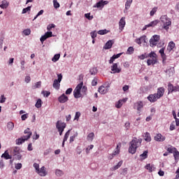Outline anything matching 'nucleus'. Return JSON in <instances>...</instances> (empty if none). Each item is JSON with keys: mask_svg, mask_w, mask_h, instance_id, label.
Listing matches in <instances>:
<instances>
[{"mask_svg": "<svg viewBox=\"0 0 179 179\" xmlns=\"http://www.w3.org/2000/svg\"><path fill=\"white\" fill-rule=\"evenodd\" d=\"M81 94H83V97L87 94V87L86 86H81Z\"/></svg>", "mask_w": 179, "mask_h": 179, "instance_id": "30", "label": "nucleus"}, {"mask_svg": "<svg viewBox=\"0 0 179 179\" xmlns=\"http://www.w3.org/2000/svg\"><path fill=\"white\" fill-rule=\"evenodd\" d=\"M8 6H9V2H8V1L3 0L1 1V4L0 5V8H1V9H6V8H8Z\"/></svg>", "mask_w": 179, "mask_h": 179, "instance_id": "25", "label": "nucleus"}, {"mask_svg": "<svg viewBox=\"0 0 179 179\" xmlns=\"http://www.w3.org/2000/svg\"><path fill=\"white\" fill-rule=\"evenodd\" d=\"M24 134H28V135L24 136L26 137V139H30L31 136V131H30V129H27L24 130Z\"/></svg>", "mask_w": 179, "mask_h": 179, "instance_id": "36", "label": "nucleus"}, {"mask_svg": "<svg viewBox=\"0 0 179 179\" xmlns=\"http://www.w3.org/2000/svg\"><path fill=\"white\" fill-rule=\"evenodd\" d=\"M108 1L101 0L93 6V8H104L105 5H108Z\"/></svg>", "mask_w": 179, "mask_h": 179, "instance_id": "11", "label": "nucleus"}, {"mask_svg": "<svg viewBox=\"0 0 179 179\" xmlns=\"http://www.w3.org/2000/svg\"><path fill=\"white\" fill-rule=\"evenodd\" d=\"M107 33H108L107 29H101L98 31V34H100L101 36H104V34H107Z\"/></svg>", "mask_w": 179, "mask_h": 179, "instance_id": "47", "label": "nucleus"}, {"mask_svg": "<svg viewBox=\"0 0 179 179\" xmlns=\"http://www.w3.org/2000/svg\"><path fill=\"white\" fill-rule=\"evenodd\" d=\"M20 152V148H19V147H15L13 148L12 151V155L13 156H16L19 155Z\"/></svg>", "mask_w": 179, "mask_h": 179, "instance_id": "31", "label": "nucleus"}, {"mask_svg": "<svg viewBox=\"0 0 179 179\" xmlns=\"http://www.w3.org/2000/svg\"><path fill=\"white\" fill-rule=\"evenodd\" d=\"M160 20L162 23L164 24V29L165 30L169 29V26H171V21L169 20V18L167 17V15H162L160 17Z\"/></svg>", "mask_w": 179, "mask_h": 179, "instance_id": "5", "label": "nucleus"}, {"mask_svg": "<svg viewBox=\"0 0 179 179\" xmlns=\"http://www.w3.org/2000/svg\"><path fill=\"white\" fill-rule=\"evenodd\" d=\"M173 157L176 162L179 160V152L177 149L173 152Z\"/></svg>", "mask_w": 179, "mask_h": 179, "instance_id": "44", "label": "nucleus"}, {"mask_svg": "<svg viewBox=\"0 0 179 179\" xmlns=\"http://www.w3.org/2000/svg\"><path fill=\"white\" fill-rule=\"evenodd\" d=\"M90 75L94 76V75H96L97 73V68L93 67V68L90 69Z\"/></svg>", "mask_w": 179, "mask_h": 179, "instance_id": "42", "label": "nucleus"}, {"mask_svg": "<svg viewBox=\"0 0 179 179\" xmlns=\"http://www.w3.org/2000/svg\"><path fill=\"white\" fill-rule=\"evenodd\" d=\"M128 101V98H124L122 99L119 100L117 102H116L115 103V107L116 108H121V107H122V105L124 103H127V101Z\"/></svg>", "mask_w": 179, "mask_h": 179, "instance_id": "14", "label": "nucleus"}, {"mask_svg": "<svg viewBox=\"0 0 179 179\" xmlns=\"http://www.w3.org/2000/svg\"><path fill=\"white\" fill-rule=\"evenodd\" d=\"M155 94L159 99L163 97V96H164V87H159Z\"/></svg>", "mask_w": 179, "mask_h": 179, "instance_id": "19", "label": "nucleus"}, {"mask_svg": "<svg viewBox=\"0 0 179 179\" xmlns=\"http://www.w3.org/2000/svg\"><path fill=\"white\" fill-rule=\"evenodd\" d=\"M147 99L150 103H155V101H157L159 98L156 93H155L154 94H150Z\"/></svg>", "mask_w": 179, "mask_h": 179, "instance_id": "12", "label": "nucleus"}, {"mask_svg": "<svg viewBox=\"0 0 179 179\" xmlns=\"http://www.w3.org/2000/svg\"><path fill=\"white\" fill-rule=\"evenodd\" d=\"M144 139L146 142H150V141H152V137H150V134H149L148 132H146L144 134Z\"/></svg>", "mask_w": 179, "mask_h": 179, "instance_id": "34", "label": "nucleus"}, {"mask_svg": "<svg viewBox=\"0 0 179 179\" xmlns=\"http://www.w3.org/2000/svg\"><path fill=\"white\" fill-rule=\"evenodd\" d=\"M143 101H138L134 103V108H136L137 111H141L142 108H143Z\"/></svg>", "mask_w": 179, "mask_h": 179, "instance_id": "13", "label": "nucleus"}, {"mask_svg": "<svg viewBox=\"0 0 179 179\" xmlns=\"http://www.w3.org/2000/svg\"><path fill=\"white\" fill-rule=\"evenodd\" d=\"M134 0H127L125 3V9L128 10L129 8H131V5L132 4V2Z\"/></svg>", "mask_w": 179, "mask_h": 179, "instance_id": "38", "label": "nucleus"}, {"mask_svg": "<svg viewBox=\"0 0 179 179\" xmlns=\"http://www.w3.org/2000/svg\"><path fill=\"white\" fill-rule=\"evenodd\" d=\"M142 143V139H138L136 138H133L130 142V145L129 148V153L131 155H135L136 153V149H138L141 144Z\"/></svg>", "mask_w": 179, "mask_h": 179, "instance_id": "1", "label": "nucleus"}, {"mask_svg": "<svg viewBox=\"0 0 179 179\" xmlns=\"http://www.w3.org/2000/svg\"><path fill=\"white\" fill-rule=\"evenodd\" d=\"M148 58L147 60V64L148 66L150 65H156L157 62V55L156 52L152 51L150 53H148Z\"/></svg>", "mask_w": 179, "mask_h": 179, "instance_id": "2", "label": "nucleus"}, {"mask_svg": "<svg viewBox=\"0 0 179 179\" xmlns=\"http://www.w3.org/2000/svg\"><path fill=\"white\" fill-rule=\"evenodd\" d=\"M34 167L35 170H36V173L38 171H39V170H40V165L38 164L34 163Z\"/></svg>", "mask_w": 179, "mask_h": 179, "instance_id": "60", "label": "nucleus"}, {"mask_svg": "<svg viewBox=\"0 0 179 179\" xmlns=\"http://www.w3.org/2000/svg\"><path fill=\"white\" fill-rule=\"evenodd\" d=\"M113 44H114V41H108L103 46L104 50H110L113 47Z\"/></svg>", "mask_w": 179, "mask_h": 179, "instance_id": "23", "label": "nucleus"}, {"mask_svg": "<svg viewBox=\"0 0 179 179\" xmlns=\"http://www.w3.org/2000/svg\"><path fill=\"white\" fill-rule=\"evenodd\" d=\"M69 100V98L65 94H62L58 98V101L61 103L62 104H64V103H66Z\"/></svg>", "mask_w": 179, "mask_h": 179, "instance_id": "15", "label": "nucleus"}, {"mask_svg": "<svg viewBox=\"0 0 179 179\" xmlns=\"http://www.w3.org/2000/svg\"><path fill=\"white\" fill-rule=\"evenodd\" d=\"M146 40H148V38H146L145 35L140 37V41H141V43H146Z\"/></svg>", "mask_w": 179, "mask_h": 179, "instance_id": "57", "label": "nucleus"}, {"mask_svg": "<svg viewBox=\"0 0 179 179\" xmlns=\"http://www.w3.org/2000/svg\"><path fill=\"white\" fill-rule=\"evenodd\" d=\"M91 37L92 39H94L97 37V32L96 31H92L90 33Z\"/></svg>", "mask_w": 179, "mask_h": 179, "instance_id": "55", "label": "nucleus"}, {"mask_svg": "<svg viewBox=\"0 0 179 179\" xmlns=\"http://www.w3.org/2000/svg\"><path fill=\"white\" fill-rule=\"evenodd\" d=\"M6 101V97H5V95H1L0 97V103H5Z\"/></svg>", "mask_w": 179, "mask_h": 179, "instance_id": "61", "label": "nucleus"}, {"mask_svg": "<svg viewBox=\"0 0 179 179\" xmlns=\"http://www.w3.org/2000/svg\"><path fill=\"white\" fill-rule=\"evenodd\" d=\"M50 37H52V31H47L45 33L43 36H42L40 38L41 43H44V41L47 38H50Z\"/></svg>", "mask_w": 179, "mask_h": 179, "instance_id": "10", "label": "nucleus"}, {"mask_svg": "<svg viewBox=\"0 0 179 179\" xmlns=\"http://www.w3.org/2000/svg\"><path fill=\"white\" fill-rule=\"evenodd\" d=\"M165 72L166 73H167V75H169V76H173V75H174L175 73L174 67H168Z\"/></svg>", "mask_w": 179, "mask_h": 179, "instance_id": "22", "label": "nucleus"}, {"mask_svg": "<svg viewBox=\"0 0 179 179\" xmlns=\"http://www.w3.org/2000/svg\"><path fill=\"white\" fill-rule=\"evenodd\" d=\"M92 86H97V78H94L92 81Z\"/></svg>", "mask_w": 179, "mask_h": 179, "instance_id": "63", "label": "nucleus"}, {"mask_svg": "<svg viewBox=\"0 0 179 179\" xmlns=\"http://www.w3.org/2000/svg\"><path fill=\"white\" fill-rule=\"evenodd\" d=\"M13 128H15V124L12 122H8L7 123V129L9 131H13Z\"/></svg>", "mask_w": 179, "mask_h": 179, "instance_id": "32", "label": "nucleus"}, {"mask_svg": "<svg viewBox=\"0 0 179 179\" xmlns=\"http://www.w3.org/2000/svg\"><path fill=\"white\" fill-rule=\"evenodd\" d=\"M1 157L6 159V160H9V159H12V156L9 155L8 150H6L3 154L1 155Z\"/></svg>", "mask_w": 179, "mask_h": 179, "instance_id": "27", "label": "nucleus"}, {"mask_svg": "<svg viewBox=\"0 0 179 179\" xmlns=\"http://www.w3.org/2000/svg\"><path fill=\"white\" fill-rule=\"evenodd\" d=\"M80 117V112H76V115H75V117H74V121L75 120L79 121Z\"/></svg>", "mask_w": 179, "mask_h": 179, "instance_id": "52", "label": "nucleus"}, {"mask_svg": "<svg viewBox=\"0 0 179 179\" xmlns=\"http://www.w3.org/2000/svg\"><path fill=\"white\" fill-rule=\"evenodd\" d=\"M85 17H86V19H87L88 20H92L93 19V15H90V13H86L85 14Z\"/></svg>", "mask_w": 179, "mask_h": 179, "instance_id": "56", "label": "nucleus"}, {"mask_svg": "<svg viewBox=\"0 0 179 179\" xmlns=\"http://www.w3.org/2000/svg\"><path fill=\"white\" fill-rule=\"evenodd\" d=\"M61 55L59 54L55 55L54 57L52 58V62H57L59 59Z\"/></svg>", "mask_w": 179, "mask_h": 179, "instance_id": "45", "label": "nucleus"}, {"mask_svg": "<svg viewBox=\"0 0 179 179\" xmlns=\"http://www.w3.org/2000/svg\"><path fill=\"white\" fill-rule=\"evenodd\" d=\"M159 41H160V35L152 36L150 40V47H156V45H157V43H159Z\"/></svg>", "mask_w": 179, "mask_h": 179, "instance_id": "6", "label": "nucleus"}, {"mask_svg": "<svg viewBox=\"0 0 179 179\" xmlns=\"http://www.w3.org/2000/svg\"><path fill=\"white\" fill-rule=\"evenodd\" d=\"M179 92V85L173 86V92Z\"/></svg>", "mask_w": 179, "mask_h": 179, "instance_id": "64", "label": "nucleus"}, {"mask_svg": "<svg viewBox=\"0 0 179 179\" xmlns=\"http://www.w3.org/2000/svg\"><path fill=\"white\" fill-rule=\"evenodd\" d=\"M154 139L157 142H164L166 141V136H164L162 134H158L155 136Z\"/></svg>", "mask_w": 179, "mask_h": 179, "instance_id": "17", "label": "nucleus"}, {"mask_svg": "<svg viewBox=\"0 0 179 179\" xmlns=\"http://www.w3.org/2000/svg\"><path fill=\"white\" fill-rule=\"evenodd\" d=\"M87 141H90V142H92L93 139H94V133L93 132L90 133L87 136Z\"/></svg>", "mask_w": 179, "mask_h": 179, "instance_id": "41", "label": "nucleus"}, {"mask_svg": "<svg viewBox=\"0 0 179 179\" xmlns=\"http://www.w3.org/2000/svg\"><path fill=\"white\" fill-rule=\"evenodd\" d=\"M54 27H55V24H50L48 25L47 30H48V31H51L52 29H54Z\"/></svg>", "mask_w": 179, "mask_h": 179, "instance_id": "59", "label": "nucleus"}, {"mask_svg": "<svg viewBox=\"0 0 179 179\" xmlns=\"http://www.w3.org/2000/svg\"><path fill=\"white\" fill-rule=\"evenodd\" d=\"M28 138H26V137L24 136L23 137H21L16 140V145H22V143H24L26 141H27Z\"/></svg>", "mask_w": 179, "mask_h": 179, "instance_id": "24", "label": "nucleus"}, {"mask_svg": "<svg viewBox=\"0 0 179 179\" xmlns=\"http://www.w3.org/2000/svg\"><path fill=\"white\" fill-rule=\"evenodd\" d=\"M177 148H167V152H169V153H173V152L176 151Z\"/></svg>", "mask_w": 179, "mask_h": 179, "instance_id": "62", "label": "nucleus"}, {"mask_svg": "<svg viewBox=\"0 0 179 179\" xmlns=\"http://www.w3.org/2000/svg\"><path fill=\"white\" fill-rule=\"evenodd\" d=\"M53 6L55 9H58L59 8V3L57 0H53Z\"/></svg>", "mask_w": 179, "mask_h": 179, "instance_id": "50", "label": "nucleus"}, {"mask_svg": "<svg viewBox=\"0 0 179 179\" xmlns=\"http://www.w3.org/2000/svg\"><path fill=\"white\" fill-rule=\"evenodd\" d=\"M69 135H71V129L68 130L63 138L64 142H66V141H68V138H69Z\"/></svg>", "mask_w": 179, "mask_h": 179, "instance_id": "39", "label": "nucleus"}, {"mask_svg": "<svg viewBox=\"0 0 179 179\" xmlns=\"http://www.w3.org/2000/svg\"><path fill=\"white\" fill-rule=\"evenodd\" d=\"M23 33L25 36H30V33H31V31L30 29H27L23 31Z\"/></svg>", "mask_w": 179, "mask_h": 179, "instance_id": "54", "label": "nucleus"}, {"mask_svg": "<svg viewBox=\"0 0 179 179\" xmlns=\"http://www.w3.org/2000/svg\"><path fill=\"white\" fill-rule=\"evenodd\" d=\"M57 79L53 81V87L56 90H59L61 87V82L62 81V73H57Z\"/></svg>", "mask_w": 179, "mask_h": 179, "instance_id": "4", "label": "nucleus"}, {"mask_svg": "<svg viewBox=\"0 0 179 179\" xmlns=\"http://www.w3.org/2000/svg\"><path fill=\"white\" fill-rule=\"evenodd\" d=\"M82 86H83V82L79 83L73 90V96L75 99H80V97H83V94H82V92H80Z\"/></svg>", "mask_w": 179, "mask_h": 179, "instance_id": "3", "label": "nucleus"}, {"mask_svg": "<svg viewBox=\"0 0 179 179\" xmlns=\"http://www.w3.org/2000/svg\"><path fill=\"white\" fill-rule=\"evenodd\" d=\"M31 10V6H28L24 9H22V14L27 13V12H30Z\"/></svg>", "mask_w": 179, "mask_h": 179, "instance_id": "48", "label": "nucleus"}, {"mask_svg": "<svg viewBox=\"0 0 179 179\" xmlns=\"http://www.w3.org/2000/svg\"><path fill=\"white\" fill-rule=\"evenodd\" d=\"M120 150H121V143H119L118 145H117L115 151L113 152V154L115 156H117V155H120Z\"/></svg>", "mask_w": 179, "mask_h": 179, "instance_id": "26", "label": "nucleus"}, {"mask_svg": "<svg viewBox=\"0 0 179 179\" xmlns=\"http://www.w3.org/2000/svg\"><path fill=\"white\" fill-rule=\"evenodd\" d=\"M126 22L125 17H122L119 21V29L120 31L124 30V27H125Z\"/></svg>", "mask_w": 179, "mask_h": 179, "instance_id": "16", "label": "nucleus"}, {"mask_svg": "<svg viewBox=\"0 0 179 179\" xmlns=\"http://www.w3.org/2000/svg\"><path fill=\"white\" fill-rule=\"evenodd\" d=\"M38 174L41 176V177H45L47 176V171H45V167L42 166L39 171H37Z\"/></svg>", "mask_w": 179, "mask_h": 179, "instance_id": "20", "label": "nucleus"}, {"mask_svg": "<svg viewBox=\"0 0 179 179\" xmlns=\"http://www.w3.org/2000/svg\"><path fill=\"white\" fill-rule=\"evenodd\" d=\"M148 150H145L143 152V154L140 155V160L143 162L145 159H148Z\"/></svg>", "mask_w": 179, "mask_h": 179, "instance_id": "28", "label": "nucleus"}, {"mask_svg": "<svg viewBox=\"0 0 179 179\" xmlns=\"http://www.w3.org/2000/svg\"><path fill=\"white\" fill-rule=\"evenodd\" d=\"M156 12H157V7H154L150 13V16H154Z\"/></svg>", "mask_w": 179, "mask_h": 179, "instance_id": "51", "label": "nucleus"}, {"mask_svg": "<svg viewBox=\"0 0 179 179\" xmlns=\"http://www.w3.org/2000/svg\"><path fill=\"white\" fill-rule=\"evenodd\" d=\"M170 131H174V129H176V124L174 122H172L170 127H169Z\"/></svg>", "mask_w": 179, "mask_h": 179, "instance_id": "58", "label": "nucleus"}, {"mask_svg": "<svg viewBox=\"0 0 179 179\" xmlns=\"http://www.w3.org/2000/svg\"><path fill=\"white\" fill-rule=\"evenodd\" d=\"M22 167V163L15 164V169H16V170H20Z\"/></svg>", "mask_w": 179, "mask_h": 179, "instance_id": "53", "label": "nucleus"}, {"mask_svg": "<svg viewBox=\"0 0 179 179\" xmlns=\"http://www.w3.org/2000/svg\"><path fill=\"white\" fill-rule=\"evenodd\" d=\"M145 169L149 171V173H152L156 170V167L153 164H148L145 165Z\"/></svg>", "mask_w": 179, "mask_h": 179, "instance_id": "21", "label": "nucleus"}, {"mask_svg": "<svg viewBox=\"0 0 179 179\" xmlns=\"http://www.w3.org/2000/svg\"><path fill=\"white\" fill-rule=\"evenodd\" d=\"M41 106H43V101H41V99H38L35 104V107L36 108H41Z\"/></svg>", "mask_w": 179, "mask_h": 179, "instance_id": "37", "label": "nucleus"}, {"mask_svg": "<svg viewBox=\"0 0 179 179\" xmlns=\"http://www.w3.org/2000/svg\"><path fill=\"white\" fill-rule=\"evenodd\" d=\"M56 128L57 131H65V128H66V123L59 120L56 122Z\"/></svg>", "mask_w": 179, "mask_h": 179, "instance_id": "8", "label": "nucleus"}, {"mask_svg": "<svg viewBox=\"0 0 179 179\" xmlns=\"http://www.w3.org/2000/svg\"><path fill=\"white\" fill-rule=\"evenodd\" d=\"M134 51H135V49L134 47L131 46L127 49V54H129L131 55V54H134Z\"/></svg>", "mask_w": 179, "mask_h": 179, "instance_id": "49", "label": "nucleus"}, {"mask_svg": "<svg viewBox=\"0 0 179 179\" xmlns=\"http://www.w3.org/2000/svg\"><path fill=\"white\" fill-rule=\"evenodd\" d=\"M168 92L169 94L174 92V85L171 83H169L168 84Z\"/></svg>", "mask_w": 179, "mask_h": 179, "instance_id": "33", "label": "nucleus"}, {"mask_svg": "<svg viewBox=\"0 0 179 179\" xmlns=\"http://www.w3.org/2000/svg\"><path fill=\"white\" fill-rule=\"evenodd\" d=\"M55 173V175L57 176V177H61V176H64V171H62L60 169H56Z\"/></svg>", "mask_w": 179, "mask_h": 179, "instance_id": "43", "label": "nucleus"}, {"mask_svg": "<svg viewBox=\"0 0 179 179\" xmlns=\"http://www.w3.org/2000/svg\"><path fill=\"white\" fill-rule=\"evenodd\" d=\"M78 136V131H76L72 136H70L69 142L70 143H72L73 141H75V138Z\"/></svg>", "mask_w": 179, "mask_h": 179, "instance_id": "40", "label": "nucleus"}, {"mask_svg": "<svg viewBox=\"0 0 179 179\" xmlns=\"http://www.w3.org/2000/svg\"><path fill=\"white\" fill-rule=\"evenodd\" d=\"M120 63H115L110 66L111 73H120L122 69L119 66Z\"/></svg>", "mask_w": 179, "mask_h": 179, "instance_id": "7", "label": "nucleus"}, {"mask_svg": "<svg viewBox=\"0 0 179 179\" xmlns=\"http://www.w3.org/2000/svg\"><path fill=\"white\" fill-rule=\"evenodd\" d=\"M158 23H159V20H155L150 22L148 24H147V27H155V26H157Z\"/></svg>", "mask_w": 179, "mask_h": 179, "instance_id": "35", "label": "nucleus"}, {"mask_svg": "<svg viewBox=\"0 0 179 179\" xmlns=\"http://www.w3.org/2000/svg\"><path fill=\"white\" fill-rule=\"evenodd\" d=\"M174 48H176V43L173 41L169 42L167 47L168 52H174Z\"/></svg>", "mask_w": 179, "mask_h": 179, "instance_id": "18", "label": "nucleus"}, {"mask_svg": "<svg viewBox=\"0 0 179 179\" xmlns=\"http://www.w3.org/2000/svg\"><path fill=\"white\" fill-rule=\"evenodd\" d=\"M121 166H122V161H120L117 163V165L114 166L113 167H112L110 169V170L112 171H115V170H118V169H120V167H121Z\"/></svg>", "mask_w": 179, "mask_h": 179, "instance_id": "29", "label": "nucleus"}, {"mask_svg": "<svg viewBox=\"0 0 179 179\" xmlns=\"http://www.w3.org/2000/svg\"><path fill=\"white\" fill-rule=\"evenodd\" d=\"M148 55H149L148 53L145 52L143 55L138 56V58L139 59L143 60V59H145V58H148Z\"/></svg>", "mask_w": 179, "mask_h": 179, "instance_id": "46", "label": "nucleus"}, {"mask_svg": "<svg viewBox=\"0 0 179 179\" xmlns=\"http://www.w3.org/2000/svg\"><path fill=\"white\" fill-rule=\"evenodd\" d=\"M108 89H110V85H104L99 87L98 92L101 94H106L108 93Z\"/></svg>", "mask_w": 179, "mask_h": 179, "instance_id": "9", "label": "nucleus"}]
</instances>
